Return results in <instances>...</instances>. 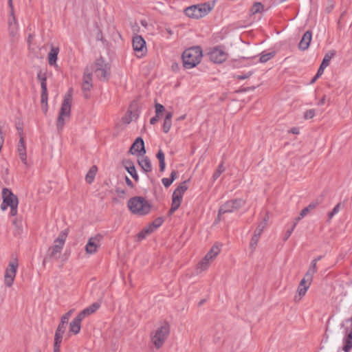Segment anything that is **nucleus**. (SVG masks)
I'll list each match as a JSON object with an SVG mask.
<instances>
[{"label": "nucleus", "instance_id": "12", "mask_svg": "<svg viewBox=\"0 0 352 352\" xmlns=\"http://www.w3.org/2000/svg\"><path fill=\"white\" fill-rule=\"evenodd\" d=\"M133 48L138 58L143 56L146 53V41L141 36L136 34L133 36Z\"/></svg>", "mask_w": 352, "mask_h": 352}, {"label": "nucleus", "instance_id": "44", "mask_svg": "<svg viewBox=\"0 0 352 352\" xmlns=\"http://www.w3.org/2000/svg\"><path fill=\"white\" fill-rule=\"evenodd\" d=\"M47 98H48L47 91H45V92H42L41 91V103H46V102H47Z\"/></svg>", "mask_w": 352, "mask_h": 352}, {"label": "nucleus", "instance_id": "14", "mask_svg": "<svg viewBox=\"0 0 352 352\" xmlns=\"http://www.w3.org/2000/svg\"><path fill=\"white\" fill-rule=\"evenodd\" d=\"M92 88V69L87 67L85 69L83 77L82 89L85 93V96L87 97L88 92Z\"/></svg>", "mask_w": 352, "mask_h": 352}, {"label": "nucleus", "instance_id": "23", "mask_svg": "<svg viewBox=\"0 0 352 352\" xmlns=\"http://www.w3.org/2000/svg\"><path fill=\"white\" fill-rule=\"evenodd\" d=\"M59 53L58 47H54L53 45L51 46L50 51L48 53L47 58L48 63L52 66H57L56 60L58 54Z\"/></svg>", "mask_w": 352, "mask_h": 352}, {"label": "nucleus", "instance_id": "31", "mask_svg": "<svg viewBox=\"0 0 352 352\" xmlns=\"http://www.w3.org/2000/svg\"><path fill=\"white\" fill-rule=\"evenodd\" d=\"M264 11V6L260 2H256L250 8V14L254 15L256 14H261Z\"/></svg>", "mask_w": 352, "mask_h": 352}, {"label": "nucleus", "instance_id": "28", "mask_svg": "<svg viewBox=\"0 0 352 352\" xmlns=\"http://www.w3.org/2000/svg\"><path fill=\"white\" fill-rule=\"evenodd\" d=\"M125 168L135 181H138L139 177L135 167L132 163L126 162Z\"/></svg>", "mask_w": 352, "mask_h": 352}, {"label": "nucleus", "instance_id": "50", "mask_svg": "<svg viewBox=\"0 0 352 352\" xmlns=\"http://www.w3.org/2000/svg\"><path fill=\"white\" fill-rule=\"evenodd\" d=\"M309 212H310V210H309V208L307 206L306 208H305L304 209H302L301 210V212H300V214L301 217H305Z\"/></svg>", "mask_w": 352, "mask_h": 352}, {"label": "nucleus", "instance_id": "51", "mask_svg": "<svg viewBox=\"0 0 352 352\" xmlns=\"http://www.w3.org/2000/svg\"><path fill=\"white\" fill-rule=\"evenodd\" d=\"M294 229V228H293V227H292L291 229L288 230L286 232L285 235L283 239L284 241H287L288 239V238L290 236L291 234L292 233Z\"/></svg>", "mask_w": 352, "mask_h": 352}, {"label": "nucleus", "instance_id": "40", "mask_svg": "<svg viewBox=\"0 0 352 352\" xmlns=\"http://www.w3.org/2000/svg\"><path fill=\"white\" fill-rule=\"evenodd\" d=\"M172 122L170 120H164V124H163V131L164 133H168L170 128H171Z\"/></svg>", "mask_w": 352, "mask_h": 352}, {"label": "nucleus", "instance_id": "41", "mask_svg": "<svg viewBox=\"0 0 352 352\" xmlns=\"http://www.w3.org/2000/svg\"><path fill=\"white\" fill-rule=\"evenodd\" d=\"M163 221L164 220L162 217H158L156 219H155V221L151 224L152 225L153 228L157 229L162 224Z\"/></svg>", "mask_w": 352, "mask_h": 352}, {"label": "nucleus", "instance_id": "10", "mask_svg": "<svg viewBox=\"0 0 352 352\" xmlns=\"http://www.w3.org/2000/svg\"><path fill=\"white\" fill-rule=\"evenodd\" d=\"M19 263L16 258L10 261L8 266L6 269L4 274V284L7 287H10L14 283L16 277Z\"/></svg>", "mask_w": 352, "mask_h": 352}, {"label": "nucleus", "instance_id": "9", "mask_svg": "<svg viewBox=\"0 0 352 352\" xmlns=\"http://www.w3.org/2000/svg\"><path fill=\"white\" fill-rule=\"evenodd\" d=\"M67 233L66 231H62L58 237L54 241L53 245L48 250V256L50 258L57 259L62 252L65 245Z\"/></svg>", "mask_w": 352, "mask_h": 352}, {"label": "nucleus", "instance_id": "22", "mask_svg": "<svg viewBox=\"0 0 352 352\" xmlns=\"http://www.w3.org/2000/svg\"><path fill=\"white\" fill-rule=\"evenodd\" d=\"M312 34L311 31H307L302 36L299 44L298 47L300 50H306L308 49L311 41Z\"/></svg>", "mask_w": 352, "mask_h": 352}, {"label": "nucleus", "instance_id": "30", "mask_svg": "<svg viewBox=\"0 0 352 352\" xmlns=\"http://www.w3.org/2000/svg\"><path fill=\"white\" fill-rule=\"evenodd\" d=\"M352 349V330L348 333L344 339V345L343 351L344 352H349Z\"/></svg>", "mask_w": 352, "mask_h": 352}, {"label": "nucleus", "instance_id": "58", "mask_svg": "<svg viewBox=\"0 0 352 352\" xmlns=\"http://www.w3.org/2000/svg\"><path fill=\"white\" fill-rule=\"evenodd\" d=\"M41 91L42 92H45V91H47L46 81L41 82Z\"/></svg>", "mask_w": 352, "mask_h": 352}, {"label": "nucleus", "instance_id": "35", "mask_svg": "<svg viewBox=\"0 0 352 352\" xmlns=\"http://www.w3.org/2000/svg\"><path fill=\"white\" fill-rule=\"evenodd\" d=\"M224 170H225V167L223 166V163H221L219 165L217 170L213 174V176H212L213 179L216 180L220 176V175L224 172Z\"/></svg>", "mask_w": 352, "mask_h": 352}, {"label": "nucleus", "instance_id": "3", "mask_svg": "<svg viewBox=\"0 0 352 352\" xmlns=\"http://www.w3.org/2000/svg\"><path fill=\"white\" fill-rule=\"evenodd\" d=\"M128 208L133 214L143 216L150 212L151 204L142 197H134L129 200Z\"/></svg>", "mask_w": 352, "mask_h": 352}, {"label": "nucleus", "instance_id": "24", "mask_svg": "<svg viewBox=\"0 0 352 352\" xmlns=\"http://www.w3.org/2000/svg\"><path fill=\"white\" fill-rule=\"evenodd\" d=\"M98 308L99 305L98 303H94L91 306L83 309L81 312L78 314L77 316L79 317L81 320H83L85 317L94 313Z\"/></svg>", "mask_w": 352, "mask_h": 352}, {"label": "nucleus", "instance_id": "36", "mask_svg": "<svg viewBox=\"0 0 352 352\" xmlns=\"http://www.w3.org/2000/svg\"><path fill=\"white\" fill-rule=\"evenodd\" d=\"M274 56V52H269L266 54H263L260 57V62L261 63H265L270 59H271Z\"/></svg>", "mask_w": 352, "mask_h": 352}, {"label": "nucleus", "instance_id": "6", "mask_svg": "<svg viewBox=\"0 0 352 352\" xmlns=\"http://www.w3.org/2000/svg\"><path fill=\"white\" fill-rule=\"evenodd\" d=\"M96 76L100 80L105 81L109 79L111 74V65L103 58H97L92 67Z\"/></svg>", "mask_w": 352, "mask_h": 352}, {"label": "nucleus", "instance_id": "17", "mask_svg": "<svg viewBox=\"0 0 352 352\" xmlns=\"http://www.w3.org/2000/svg\"><path fill=\"white\" fill-rule=\"evenodd\" d=\"M129 152L134 155L138 153L140 155H144L146 153L144 141L141 138H138L134 143L131 146Z\"/></svg>", "mask_w": 352, "mask_h": 352}, {"label": "nucleus", "instance_id": "20", "mask_svg": "<svg viewBox=\"0 0 352 352\" xmlns=\"http://www.w3.org/2000/svg\"><path fill=\"white\" fill-rule=\"evenodd\" d=\"M17 152L21 162L25 165L28 166V160H27V155H26V148L25 142L23 137L20 138L18 146H17Z\"/></svg>", "mask_w": 352, "mask_h": 352}, {"label": "nucleus", "instance_id": "53", "mask_svg": "<svg viewBox=\"0 0 352 352\" xmlns=\"http://www.w3.org/2000/svg\"><path fill=\"white\" fill-rule=\"evenodd\" d=\"M69 320V317L68 316H67L66 314H65L62 316L60 322L66 324L68 322Z\"/></svg>", "mask_w": 352, "mask_h": 352}, {"label": "nucleus", "instance_id": "19", "mask_svg": "<svg viewBox=\"0 0 352 352\" xmlns=\"http://www.w3.org/2000/svg\"><path fill=\"white\" fill-rule=\"evenodd\" d=\"M334 51H329L325 55L322 62L317 72L316 77H320L324 72V69L329 65L331 59L335 56Z\"/></svg>", "mask_w": 352, "mask_h": 352}, {"label": "nucleus", "instance_id": "32", "mask_svg": "<svg viewBox=\"0 0 352 352\" xmlns=\"http://www.w3.org/2000/svg\"><path fill=\"white\" fill-rule=\"evenodd\" d=\"M65 324L60 322L56 329L55 333L54 340H62L63 335L65 333Z\"/></svg>", "mask_w": 352, "mask_h": 352}, {"label": "nucleus", "instance_id": "59", "mask_svg": "<svg viewBox=\"0 0 352 352\" xmlns=\"http://www.w3.org/2000/svg\"><path fill=\"white\" fill-rule=\"evenodd\" d=\"M172 117H173V112H171V111L166 112L164 120L171 121Z\"/></svg>", "mask_w": 352, "mask_h": 352}, {"label": "nucleus", "instance_id": "2", "mask_svg": "<svg viewBox=\"0 0 352 352\" xmlns=\"http://www.w3.org/2000/svg\"><path fill=\"white\" fill-rule=\"evenodd\" d=\"M202 58V50L197 46L186 50L182 54L184 66L186 69H191L198 65Z\"/></svg>", "mask_w": 352, "mask_h": 352}, {"label": "nucleus", "instance_id": "11", "mask_svg": "<svg viewBox=\"0 0 352 352\" xmlns=\"http://www.w3.org/2000/svg\"><path fill=\"white\" fill-rule=\"evenodd\" d=\"M245 204V201L241 199L228 201L219 210L217 222L220 221V216L226 212H232L241 208Z\"/></svg>", "mask_w": 352, "mask_h": 352}, {"label": "nucleus", "instance_id": "63", "mask_svg": "<svg viewBox=\"0 0 352 352\" xmlns=\"http://www.w3.org/2000/svg\"><path fill=\"white\" fill-rule=\"evenodd\" d=\"M266 226H265V222H261L258 226L256 228H258V229H261V230H264V229L265 228Z\"/></svg>", "mask_w": 352, "mask_h": 352}, {"label": "nucleus", "instance_id": "4", "mask_svg": "<svg viewBox=\"0 0 352 352\" xmlns=\"http://www.w3.org/2000/svg\"><path fill=\"white\" fill-rule=\"evenodd\" d=\"M3 202L1 204V209L5 211L8 207L10 208V214L12 217H15L18 212L19 199L10 189L3 188L2 190Z\"/></svg>", "mask_w": 352, "mask_h": 352}, {"label": "nucleus", "instance_id": "46", "mask_svg": "<svg viewBox=\"0 0 352 352\" xmlns=\"http://www.w3.org/2000/svg\"><path fill=\"white\" fill-rule=\"evenodd\" d=\"M162 182V184H164V186L166 188L170 186L171 185V184L173 183L172 180H170L168 178H163Z\"/></svg>", "mask_w": 352, "mask_h": 352}, {"label": "nucleus", "instance_id": "54", "mask_svg": "<svg viewBox=\"0 0 352 352\" xmlns=\"http://www.w3.org/2000/svg\"><path fill=\"white\" fill-rule=\"evenodd\" d=\"M146 235H148V234H146V232H144V230H143L142 232H140L139 234H138V239L140 240H142V239H144Z\"/></svg>", "mask_w": 352, "mask_h": 352}, {"label": "nucleus", "instance_id": "29", "mask_svg": "<svg viewBox=\"0 0 352 352\" xmlns=\"http://www.w3.org/2000/svg\"><path fill=\"white\" fill-rule=\"evenodd\" d=\"M97 171L98 168L96 166H92L90 168L85 177L87 183L91 184L94 181Z\"/></svg>", "mask_w": 352, "mask_h": 352}, {"label": "nucleus", "instance_id": "47", "mask_svg": "<svg viewBox=\"0 0 352 352\" xmlns=\"http://www.w3.org/2000/svg\"><path fill=\"white\" fill-rule=\"evenodd\" d=\"M155 230V229L153 228L151 224L148 225L144 229V232H146V234H148V235L153 232Z\"/></svg>", "mask_w": 352, "mask_h": 352}, {"label": "nucleus", "instance_id": "18", "mask_svg": "<svg viewBox=\"0 0 352 352\" xmlns=\"http://www.w3.org/2000/svg\"><path fill=\"white\" fill-rule=\"evenodd\" d=\"M183 195L184 193L177 190L176 189L173 192L172 206L169 211L170 214H173L180 206Z\"/></svg>", "mask_w": 352, "mask_h": 352}, {"label": "nucleus", "instance_id": "39", "mask_svg": "<svg viewBox=\"0 0 352 352\" xmlns=\"http://www.w3.org/2000/svg\"><path fill=\"white\" fill-rule=\"evenodd\" d=\"M12 224L15 226L16 229L21 230L22 228V218L16 217L12 220Z\"/></svg>", "mask_w": 352, "mask_h": 352}, {"label": "nucleus", "instance_id": "27", "mask_svg": "<svg viewBox=\"0 0 352 352\" xmlns=\"http://www.w3.org/2000/svg\"><path fill=\"white\" fill-rule=\"evenodd\" d=\"M138 164L145 172H150L152 169V166L150 160L147 157H142L138 160Z\"/></svg>", "mask_w": 352, "mask_h": 352}, {"label": "nucleus", "instance_id": "57", "mask_svg": "<svg viewBox=\"0 0 352 352\" xmlns=\"http://www.w3.org/2000/svg\"><path fill=\"white\" fill-rule=\"evenodd\" d=\"M303 217L300 216V214H299V216L297 217L296 218H295L294 219V223H293V228H294L297 223H298L299 221H300Z\"/></svg>", "mask_w": 352, "mask_h": 352}, {"label": "nucleus", "instance_id": "42", "mask_svg": "<svg viewBox=\"0 0 352 352\" xmlns=\"http://www.w3.org/2000/svg\"><path fill=\"white\" fill-rule=\"evenodd\" d=\"M188 181H185L182 183H181L179 186L176 188L177 190L182 192V193H184L186 192V190L188 189V187L186 186V182Z\"/></svg>", "mask_w": 352, "mask_h": 352}, {"label": "nucleus", "instance_id": "5", "mask_svg": "<svg viewBox=\"0 0 352 352\" xmlns=\"http://www.w3.org/2000/svg\"><path fill=\"white\" fill-rule=\"evenodd\" d=\"M214 6V2H208L195 5L187 8L184 12L186 15L192 19H199L207 15Z\"/></svg>", "mask_w": 352, "mask_h": 352}, {"label": "nucleus", "instance_id": "16", "mask_svg": "<svg viewBox=\"0 0 352 352\" xmlns=\"http://www.w3.org/2000/svg\"><path fill=\"white\" fill-rule=\"evenodd\" d=\"M210 59L215 63H221L227 58V54L221 48H214L210 52Z\"/></svg>", "mask_w": 352, "mask_h": 352}, {"label": "nucleus", "instance_id": "49", "mask_svg": "<svg viewBox=\"0 0 352 352\" xmlns=\"http://www.w3.org/2000/svg\"><path fill=\"white\" fill-rule=\"evenodd\" d=\"M263 232V230L256 228V230H254V234L252 236H255V237L260 238Z\"/></svg>", "mask_w": 352, "mask_h": 352}, {"label": "nucleus", "instance_id": "52", "mask_svg": "<svg viewBox=\"0 0 352 352\" xmlns=\"http://www.w3.org/2000/svg\"><path fill=\"white\" fill-rule=\"evenodd\" d=\"M8 5H9V7L10 9L9 18H12L13 16H15L12 1H11V5L10 4H8Z\"/></svg>", "mask_w": 352, "mask_h": 352}, {"label": "nucleus", "instance_id": "8", "mask_svg": "<svg viewBox=\"0 0 352 352\" xmlns=\"http://www.w3.org/2000/svg\"><path fill=\"white\" fill-rule=\"evenodd\" d=\"M222 245L219 243L214 244L205 256L198 263L197 270L199 272H202L208 270L210 264L214 261L216 257L221 252Z\"/></svg>", "mask_w": 352, "mask_h": 352}, {"label": "nucleus", "instance_id": "21", "mask_svg": "<svg viewBox=\"0 0 352 352\" xmlns=\"http://www.w3.org/2000/svg\"><path fill=\"white\" fill-rule=\"evenodd\" d=\"M8 23L9 35L14 38L17 35L19 30V24L16 16L8 18Z\"/></svg>", "mask_w": 352, "mask_h": 352}, {"label": "nucleus", "instance_id": "13", "mask_svg": "<svg viewBox=\"0 0 352 352\" xmlns=\"http://www.w3.org/2000/svg\"><path fill=\"white\" fill-rule=\"evenodd\" d=\"M102 236L97 234L94 236L90 237L85 247V250L87 254H94L100 247V242Z\"/></svg>", "mask_w": 352, "mask_h": 352}, {"label": "nucleus", "instance_id": "43", "mask_svg": "<svg viewBox=\"0 0 352 352\" xmlns=\"http://www.w3.org/2000/svg\"><path fill=\"white\" fill-rule=\"evenodd\" d=\"M315 116V111L314 109H309V110H307L305 114H304V118L305 119H311V118H313Z\"/></svg>", "mask_w": 352, "mask_h": 352}, {"label": "nucleus", "instance_id": "1", "mask_svg": "<svg viewBox=\"0 0 352 352\" xmlns=\"http://www.w3.org/2000/svg\"><path fill=\"white\" fill-rule=\"evenodd\" d=\"M72 91L73 89L71 88L64 96L63 100L58 111L56 124L58 132H60L63 129L65 123L70 118L72 104Z\"/></svg>", "mask_w": 352, "mask_h": 352}, {"label": "nucleus", "instance_id": "38", "mask_svg": "<svg viewBox=\"0 0 352 352\" xmlns=\"http://www.w3.org/2000/svg\"><path fill=\"white\" fill-rule=\"evenodd\" d=\"M155 115H157V116H159V117H160V115L165 111L164 107L160 103L155 104Z\"/></svg>", "mask_w": 352, "mask_h": 352}, {"label": "nucleus", "instance_id": "64", "mask_svg": "<svg viewBox=\"0 0 352 352\" xmlns=\"http://www.w3.org/2000/svg\"><path fill=\"white\" fill-rule=\"evenodd\" d=\"M289 132L293 133V134H298L299 133V129H298V128L293 127V128H292L290 129Z\"/></svg>", "mask_w": 352, "mask_h": 352}, {"label": "nucleus", "instance_id": "33", "mask_svg": "<svg viewBox=\"0 0 352 352\" xmlns=\"http://www.w3.org/2000/svg\"><path fill=\"white\" fill-rule=\"evenodd\" d=\"M160 162V170L163 172L165 169V157L163 151L160 150L156 155Z\"/></svg>", "mask_w": 352, "mask_h": 352}, {"label": "nucleus", "instance_id": "55", "mask_svg": "<svg viewBox=\"0 0 352 352\" xmlns=\"http://www.w3.org/2000/svg\"><path fill=\"white\" fill-rule=\"evenodd\" d=\"M146 235H148V234H146V232H144V230H143L142 232H140L139 234H138V239L140 240H142V239H144Z\"/></svg>", "mask_w": 352, "mask_h": 352}, {"label": "nucleus", "instance_id": "48", "mask_svg": "<svg viewBox=\"0 0 352 352\" xmlns=\"http://www.w3.org/2000/svg\"><path fill=\"white\" fill-rule=\"evenodd\" d=\"M37 77L41 82L46 81V75L45 73H43L42 72H39L38 73Z\"/></svg>", "mask_w": 352, "mask_h": 352}, {"label": "nucleus", "instance_id": "45", "mask_svg": "<svg viewBox=\"0 0 352 352\" xmlns=\"http://www.w3.org/2000/svg\"><path fill=\"white\" fill-rule=\"evenodd\" d=\"M62 340H54V352H60V345Z\"/></svg>", "mask_w": 352, "mask_h": 352}, {"label": "nucleus", "instance_id": "25", "mask_svg": "<svg viewBox=\"0 0 352 352\" xmlns=\"http://www.w3.org/2000/svg\"><path fill=\"white\" fill-rule=\"evenodd\" d=\"M317 272V267L315 261H311L303 279L312 283L314 274Z\"/></svg>", "mask_w": 352, "mask_h": 352}, {"label": "nucleus", "instance_id": "7", "mask_svg": "<svg viewBox=\"0 0 352 352\" xmlns=\"http://www.w3.org/2000/svg\"><path fill=\"white\" fill-rule=\"evenodd\" d=\"M170 333L168 323H162L157 327L151 333V341L155 348H160L167 339Z\"/></svg>", "mask_w": 352, "mask_h": 352}, {"label": "nucleus", "instance_id": "62", "mask_svg": "<svg viewBox=\"0 0 352 352\" xmlns=\"http://www.w3.org/2000/svg\"><path fill=\"white\" fill-rule=\"evenodd\" d=\"M133 32L134 34H138V32H140V28L138 24H135V25L133 26Z\"/></svg>", "mask_w": 352, "mask_h": 352}, {"label": "nucleus", "instance_id": "56", "mask_svg": "<svg viewBox=\"0 0 352 352\" xmlns=\"http://www.w3.org/2000/svg\"><path fill=\"white\" fill-rule=\"evenodd\" d=\"M41 109H42L43 111L44 112V113L46 114L47 112V110H48L47 102H46V103H41Z\"/></svg>", "mask_w": 352, "mask_h": 352}, {"label": "nucleus", "instance_id": "37", "mask_svg": "<svg viewBox=\"0 0 352 352\" xmlns=\"http://www.w3.org/2000/svg\"><path fill=\"white\" fill-rule=\"evenodd\" d=\"M341 208V204L338 203L332 210L331 212L328 213L329 221H330L333 217L339 212Z\"/></svg>", "mask_w": 352, "mask_h": 352}, {"label": "nucleus", "instance_id": "61", "mask_svg": "<svg viewBox=\"0 0 352 352\" xmlns=\"http://www.w3.org/2000/svg\"><path fill=\"white\" fill-rule=\"evenodd\" d=\"M318 204L317 203H315V202H313V203H311L308 206L307 208H309V210L310 211H311L312 210H314L316 206H317Z\"/></svg>", "mask_w": 352, "mask_h": 352}, {"label": "nucleus", "instance_id": "60", "mask_svg": "<svg viewBox=\"0 0 352 352\" xmlns=\"http://www.w3.org/2000/svg\"><path fill=\"white\" fill-rule=\"evenodd\" d=\"M159 120V116H157V115H155V117L152 118L151 120H150V123L151 124H155Z\"/></svg>", "mask_w": 352, "mask_h": 352}, {"label": "nucleus", "instance_id": "15", "mask_svg": "<svg viewBox=\"0 0 352 352\" xmlns=\"http://www.w3.org/2000/svg\"><path fill=\"white\" fill-rule=\"evenodd\" d=\"M311 283L302 279L297 288L296 294L294 296V301L296 302H300L302 298L305 296L308 289L309 288Z\"/></svg>", "mask_w": 352, "mask_h": 352}, {"label": "nucleus", "instance_id": "34", "mask_svg": "<svg viewBox=\"0 0 352 352\" xmlns=\"http://www.w3.org/2000/svg\"><path fill=\"white\" fill-rule=\"evenodd\" d=\"M260 238L252 236L250 244H249V250L251 254H253L256 250L258 243L259 241Z\"/></svg>", "mask_w": 352, "mask_h": 352}, {"label": "nucleus", "instance_id": "26", "mask_svg": "<svg viewBox=\"0 0 352 352\" xmlns=\"http://www.w3.org/2000/svg\"><path fill=\"white\" fill-rule=\"evenodd\" d=\"M81 320L79 317L76 316L69 324V330L74 334H77L80 331Z\"/></svg>", "mask_w": 352, "mask_h": 352}]
</instances>
